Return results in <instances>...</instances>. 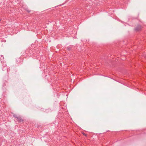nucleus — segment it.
I'll return each instance as SVG.
<instances>
[{
  "label": "nucleus",
  "mask_w": 146,
  "mask_h": 146,
  "mask_svg": "<svg viewBox=\"0 0 146 146\" xmlns=\"http://www.w3.org/2000/svg\"><path fill=\"white\" fill-rule=\"evenodd\" d=\"M17 118L18 121H19L20 122L23 121V120L21 119V117H20L19 116L18 117H17Z\"/></svg>",
  "instance_id": "obj_2"
},
{
  "label": "nucleus",
  "mask_w": 146,
  "mask_h": 146,
  "mask_svg": "<svg viewBox=\"0 0 146 146\" xmlns=\"http://www.w3.org/2000/svg\"><path fill=\"white\" fill-rule=\"evenodd\" d=\"M1 19H0V21H1Z\"/></svg>",
  "instance_id": "obj_4"
},
{
  "label": "nucleus",
  "mask_w": 146,
  "mask_h": 146,
  "mask_svg": "<svg viewBox=\"0 0 146 146\" xmlns=\"http://www.w3.org/2000/svg\"><path fill=\"white\" fill-rule=\"evenodd\" d=\"M13 116L14 117H15L16 118H17V117H18L17 115L15 114L13 115Z\"/></svg>",
  "instance_id": "obj_3"
},
{
  "label": "nucleus",
  "mask_w": 146,
  "mask_h": 146,
  "mask_svg": "<svg viewBox=\"0 0 146 146\" xmlns=\"http://www.w3.org/2000/svg\"><path fill=\"white\" fill-rule=\"evenodd\" d=\"M141 29V27L140 25H138L137 27L135 29L136 30H139Z\"/></svg>",
  "instance_id": "obj_1"
}]
</instances>
